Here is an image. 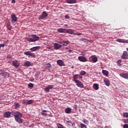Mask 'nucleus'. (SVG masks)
<instances>
[{"label":"nucleus","mask_w":128,"mask_h":128,"mask_svg":"<svg viewBox=\"0 0 128 128\" xmlns=\"http://www.w3.org/2000/svg\"><path fill=\"white\" fill-rule=\"evenodd\" d=\"M74 35H78V36H80L81 35H82V34L80 32H76L74 33Z\"/></svg>","instance_id":"obj_41"},{"label":"nucleus","mask_w":128,"mask_h":128,"mask_svg":"<svg viewBox=\"0 0 128 128\" xmlns=\"http://www.w3.org/2000/svg\"><path fill=\"white\" fill-rule=\"evenodd\" d=\"M68 51H69V52H72V50H68Z\"/></svg>","instance_id":"obj_52"},{"label":"nucleus","mask_w":128,"mask_h":128,"mask_svg":"<svg viewBox=\"0 0 128 128\" xmlns=\"http://www.w3.org/2000/svg\"><path fill=\"white\" fill-rule=\"evenodd\" d=\"M28 87L32 88V87H34V84H32V83H30V84H28Z\"/></svg>","instance_id":"obj_43"},{"label":"nucleus","mask_w":128,"mask_h":128,"mask_svg":"<svg viewBox=\"0 0 128 128\" xmlns=\"http://www.w3.org/2000/svg\"><path fill=\"white\" fill-rule=\"evenodd\" d=\"M117 64H118V65H119V66H122V60H118V61H117Z\"/></svg>","instance_id":"obj_34"},{"label":"nucleus","mask_w":128,"mask_h":128,"mask_svg":"<svg viewBox=\"0 0 128 128\" xmlns=\"http://www.w3.org/2000/svg\"><path fill=\"white\" fill-rule=\"evenodd\" d=\"M102 73L106 76H108L109 74L107 70H102Z\"/></svg>","instance_id":"obj_28"},{"label":"nucleus","mask_w":128,"mask_h":128,"mask_svg":"<svg viewBox=\"0 0 128 128\" xmlns=\"http://www.w3.org/2000/svg\"><path fill=\"white\" fill-rule=\"evenodd\" d=\"M23 102L24 104H32L34 100H24Z\"/></svg>","instance_id":"obj_8"},{"label":"nucleus","mask_w":128,"mask_h":128,"mask_svg":"<svg viewBox=\"0 0 128 128\" xmlns=\"http://www.w3.org/2000/svg\"><path fill=\"white\" fill-rule=\"evenodd\" d=\"M7 58H8V60H10V58H12L11 55H10V54L7 55Z\"/></svg>","instance_id":"obj_42"},{"label":"nucleus","mask_w":128,"mask_h":128,"mask_svg":"<svg viewBox=\"0 0 128 128\" xmlns=\"http://www.w3.org/2000/svg\"><path fill=\"white\" fill-rule=\"evenodd\" d=\"M12 116H14V119L16 120V122L19 123L20 124H22L23 123V120L22 119V114L20 112H17L16 110H12L11 112Z\"/></svg>","instance_id":"obj_1"},{"label":"nucleus","mask_w":128,"mask_h":128,"mask_svg":"<svg viewBox=\"0 0 128 128\" xmlns=\"http://www.w3.org/2000/svg\"><path fill=\"white\" fill-rule=\"evenodd\" d=\"M72 109L70 108V107H68L65 110L66 113H67L68 114H70L72 111Z\"/></svg>","instance_id":"obj_24"},{"label":"nucleus","mask_w":128,"mask_h":128,"mask_svg":"<svg viewBox=\"0 0 128 128\" xmlns=\"http://www.w3.org/2000/svg\"><path fill=\"white\" fill-rule=\"evenodd\" d=\"M86 72L85 71H82L81 72H80V76H85V74H86Z\"/></svg>","instance_id":"obj_37"},{"label":"nucleus","mask_w":128,"mask_h":128,"mask_svg":"<svg viewBox=\"0 0 128 128\" xmlns=\"http://www.w3.org/2000/svg\"><path fill=\"white\" fill-rule=\"evenodd\" d=\"M12 3H15V2H16V0H12Z\"/></svg>","instance_id":"obj_51"},{"label":"nucleus","mask_w":128,"mask_h":128,"mask_svg":"<svg viewBox=\"0 0 128 128\" xmlns=\"http://www.w3.org/2000/svg\"><path fill=\"white\" fill-rule=\"evenodd\" d=\"M122 120L124 123H128V119H123Z\"/></svg>","instance_id":"obj_45"},{"label":"nucleus","mask_w":128,"mask_h":128,"mask_svg":"<svg viewBox=\"0 0 128 128\" xmlns=\"http://www.w3.org/2000/svg\"><path fill=\"white\" fill-rule=\"evenodd\" d=\"M48 14L46 12H42L40 16H39L38 18V20H42V19H44V18H46L48 16Z\"/></svg>","instance_id":"obj_3"},{"label":"nucleus","mask_w":128,"mask_h":128,"mask_svg":"<svg viewBox=\"0 0 128 128\" xmlns=\"http://www.w3.org/2000/svg\"><path fill=\"white\" fill-rule=\"evenodd\" d=\"M116 42H122L128 44V40L124 38H118L116 40Z\"/></svg>","instance_id":"obj_4"},{"label":"nucleus","mask_w":128,"mask_h":128,"mask_svg":"<svg viewBox=\"0 0 128 128\" xmlns=\"http://www.w3.org/2000/svg\"><path fill=\"white\" fill-rule=\"evenodd\" d=\"M83 122L85 123V124H88V120H87L86 119L83 120Z\"/></svg>","instance_id":"obj_40"},{"label":"nucleus","mask_w":128,"mask_h":128,"mask_svg":"<svg viewBox=\"0 0 128 128\" xmlns=\"http://www.w3.org/2000/svg\"><path fill=\"white\" fill-rule=\"evenodd\" d=\"M57 64H58L60 65V66H63L64 65V62L62 60H60V59L57 60Z\"/></svg>","instance_id":"obj_25"},{"label":"nucleus","mask_w":128,"mask_h":128,"mask_svg":"<svg viewBox=\"0 0 128 128\" xmlns=\"http://www.w3.org/2000/svg\"><path fill=\"white\" fill-rule=\"evenodd\" d=\"M82 41L86 42L89 41L88 40V39H86V38H82Z\"/></svg>","instance_id":"obj_44"},{"label":"nucleus","mask_w":128,"mask_h":128,"mask_svg":"<svg viewBox=\"0 0 128 128\" xmlns=\"http://www.w3.org/2000/svg\"><path fill=\"white\" fill-rule=\"evenodd\" d=\"M54 88V85H48L46 87V88H44V92H50V90Z\"/></svg>","instance_id":"obj_12"},{"label":"nucleus","mask_w":128,"mask_h":128,"mask_svg":"<svg viewBox=\"0 0 128 128\" xmlns=\"http://www.w3.org/2000/svg\"><path fill=\"white\" fill-rule=\"evenodd\" d=\"M126 50H127V51H128V48H127Z\"/></svg>","instance_id":"obj_53"},{"label":"nucleus","mask_w":128,"mask_h":128,"mask_svg":"<svg viewBox=\"0 0 128 128\" xmlns=\"http://www.w3.org/2000/svg\"><path fill=\"white\" fill-rule=\"evenodd\" d=\"M1 76H7V72L6 71H2L1 72Z\"/></svg>","instance_id":"obj_30"},{"label":"nucleus","mask_w":128,"mask_h":128,"mask_svg":"<svg viewBox=\"0 0 128 128\" xmlns=\"http://www.w3.org/2000/svg\"><path fill=\"white\" fill-rule=\"evenodd\" d=\"M14 106L15 107V109H18V108L20 107V104H19V103H18L17 102H14Z\"/></svg>","instance_id":"obj_23"},{"label":"nucleus","mask_w":128,"mask_h":128,"mask_svg":"<svg viewBox=\"0 0 128 128\" xmlns=\"http://www.w3.org/2000/svg\"><path fill=\"white\" fill-rule=\"evenodd\" d=\"M4 46V44H0V50L1 48Z\"/></svg>","instance_id":"obj_48"},{"label":"nucleus","mask_w":128,"mask_h":128,"mask_svg":"<svg viewBox=\"0 0 128 128\" xmlns=\"http://www.w3.org/2000/svg\"><path fill=\"white\" fill-rule=\"evenodd\" d=\"M104 82L105 83L106 86H110V80L108 79L104 80Z\"/></svg>","instance_id":"obj_26"},{"label":"nucleus","mask_w":128,"mask_h":128,"mask_svg":"<svg viewBox=\"0 0 128 128\" xmlns=\"http://www.w3.org/2000/svg\"><path fill=\"white\" fill-rule=\"evenodd\" d=\"M57 126H58V128H64L63 125L60 124V123H58Z\"/></svg>","instance_id":"obj_36"},{"label":"nucleus","mask_w":128,"mask_h":128,"mask_svg":"<svg viewBox=\"0 0 128 128\" xmlns=\"http://www.w3.org/2000/svg\"><path fill=\"white\" fill-rule=\"evenodd\" d=\"M93 88L95 90H98L99 88V85L98 84H93Z\"/></svg>","instance_id":"obj_22"},{"label":"nucleus","mask_w":128,"mask_h":128,"mask_svg":"<svg viewBox=\"0 0 128 128\" xmlns=\"http://www.w3.org/2000/svg\"><path fill=\"white\" fill-rule=\"evenodd\" d=\"M72 126H76L74 122H73V123L72 122Z\"/></svg>","instance_id":"obj_50"},{"label":"nucleus","mask_w":128,"mask_h":128,"mask_svg":"<svg viewBox=\"0 0 128 128\" xmlns=\"http://www.w3.org/2000/svg\"><path fill=\"white\" fill-rule=\"evenodd\" d=\"M12 64L15 68H18L20 66V63L18 62V60H14L12 62Z\"/></svg>","instance_id":"obj_10"},{"label":"nucleus","mask_w":128,"mask_h":128,"mask_svg":"<svg viewBox=\"0 0 128 128\" xmlns=\"http://www.w3.org/2000/svg\"><path fill=\"white\" fill-rule=\"evenodd\" d=\"M123 116H124V118H128V112H124L123 113Z\"/></svg>","instance_id":"obj_33"},{"label":"nucleus","mask_w":128,"mask_h":128,"mask_svg":"<svg viewBox=\"0 0 128 128\" xmlns=\"http://www.w3.org/2000/svg\"><path fill=\"white\" fill-rule=\"evenodd\" d=\"M66 2L69 4H74V3H76L77 2L76 0H66Z\"/></svg>","instance_id":"obj_21"},{"label":"nucleus","mask_w":128,"mask_h":128,"mask_svg":"<svg viewBox=\"0 0 128 128\" xmlns=\"http://www.w3.org/2000/svg\"><path fill=\"white\" fill-rule=\"evenodd\" d=\"M66 32L68 34H73L74 35V30H72V29H68L66 30Z\"/></svg>","instance_id":"obj_27"},{"label":"nucleus","mask_w":128,"mask_h":128,"mask_svg":"<svg viewBox=\"0 0 128 128\" xmlns=\"http://www.w3.org/2000/svg\"><path fill=\"white\" fill-rule=\"evenodd\" d=\"M30 38H26V40L27 41L30 42H36L40 40V37L35 34H31L29 36Z\"/></svg>","instance_id":"obj_2"},{"label":"nucleus","mask_w":128,"mask_h":128,"mask_svg":"<svg viewBox=\"0 0 128 128\" xmlns=\"http://www.w3.org/2000/svg\"><path fill=\"white\" fill-rule=\"evenodd\" d=\"M30 56L31 58H34L36 55L34 53H32L30 51Z\"/></svg>","instance_id":"obj_35"},{"label":"nucleus","mask_w":128,"mask_h":128,"mask_svg":"<svg viewBox=\"0 0 128 128\" xmlns=\"http://www.w3.org/2000/svg\"><path fill=\"white\" fill-rule=\"evenodd\" d=\"M30 51L24 52V54L28 55V58H30Z\"/></svg>","instance_id":"obj_29"},{"label":"nucleus","mask_w":128,"mask_h":128,"mask_svg":"<svg viewBox=\"0 0 128 128\" xmlns=\"http://www.w3.org/2000/svg\"><path fill=\"white\" fill-rule=\"evenodd\" d=\"M50 67H52V64H48L47 66H46V70H48Z\"/></svg>","instance_id":"obj_38"},{"label":"nucleus","mask_w":128,"mask_h":128,"mask_svg":"<svg viewBox=\"0 0 128 128\" xmlns=\"http://www.w3.org/2000/svg\"><path fill=\"white\" fill-rule=\"evenodd\" d=\"M62 44H58L56 42H55V44H54V48L56 50H59V48H62Z\"/></svg>","instance_id":"obj_13"},{"label":"nucleus","mask_w":128,"mask_h":128,"mask_svg":"<svg viewBox=\"0 0 128 128\" xmlns=\"http://www.w3.org/2000/svg\"><path fill=\"white\" fill-rule=\"evenodd\" d=\"M90 59L93 62H96L98 61V58L96 57V56H91Z\"/></svg>","instance_id":"obj_20"},{"label":"nucleus","mask_w":128,"mask_h":128,"mask_svg":"<svg viewBox=\"0 0 128 128\" xmlns=\"http://www.w3.org/2000/svg\"><path fill=\"white\" fill-rule=\"evenodd\" d=\"M0 128H1V126H0Z\"/></svg>","instance_id":"obj_54"},{"label":"nucleus","mask_w":128,"mask_h":128,"mask_svg":"<svg viewBox=\"0 0 128 128\" xmlns=\"http://www.w3.org/2000/svg\"><path fill=\"white\" fill-rule=\"evenodd\" d=\"M80 126L81 128H87L86 124H84L83 123L80 124Z\"/></svg>","instance_id":"obj_32"},{"label":"nucleus","mask_w":128,"mask_h":128,"mask_svg":"<svg viewBox=\"0 0 128 128\" xmlns=\"http://www.w3.org/2000/svg\"><path fill=\"white\" fill-rule=\"evenodd\" d=\"M65 18L66 19H68L70 18V16L69 15H66L65 16Z\"/></svg>","instance_id":"obj_47"},{"label":"nucleus","mask_w":128,"mask_h":128,"mask_svg":"<svg viewBox=\"0 0 128 128\" xmlns=\"http://www.w3.org/2000/svg\"><path fill=\"white\" fill-rule=\"evenodd\" d=\"M76 86H77L78 87H80V88H84V84L82 83V82H80V81L79 80H78V82Z\"/></svg>","instance_id":"obj_14"},{"label":"nucleus","mask_w":128,"mask_h":128,"mask_svg":"<svg viewBox=\"0 0 128 128\" xmlns=\"http://www.w3.org/2000/svg\"><path fill=\"white\" fill-rule=\"evenodd\" d=\"M80 76V74H74L73 76V81H74V82H75V83H76V84L78 82V78H79Z\"/></svg>","instance_id":"obj_7"},{"label":"nucleus","mask_w":128,"mask_h":128,"mask_svg":"<svg viewBox=\"0 0 128 128\" xmlns=\"http://www.w3.org/2000/svg\"><path fill=\"white\" fill-rule=\"evenodd\" d=\"M122 60H127L128 58V52L124 51L123 52L122 55Z\"/></svg>","instance_id":"obj_5"},{"label":"nucleus","mask_w":128,"mask_h":128,"mask_svg":"<svg viewBox=\"0 0 128 128\" xmlns=\"http://www.w3.org/2000/svg\"><path fill=\"white\" fill-rule=\"evenodd\" d=\"M40 46H34L33 48H31L30 49L32 52H35L36 51V50H40Z\"/></svg>","instance_id":"obj_11"},{"label":"nucleus","mask_w":128,"mask_h":128,"mask_svg":"<svg viewBox=\"0 0 128 128\" xmlns=\"http://www.w3.org/2000/svg\"><path fill=\"white\" fill-rule=\"evenodd\" d=\"M120 76L122 78H124L126 80L128 79V73L126 74L125 72H122V74H120Z\"/></svg>","instance_id":"obj_16"},{"label":"nucleus","mask_w":128,"mask_h":128,"mask_svg":"<svg viewBox=\"0 0 128 128\" xmlns=\"http://www.w3.org/2000/svg\"><path fill=\"white\" fill-rule=\"evenodd\" d=\"M78 58L80 61V62H86V61H88V60L86 58L82 57V56H80Z\"/></svg>","instance_id":"obj_15"},{"label":"nucleus","mask_w":128,"mask_h":128,"mask_svg":"<svg viewBox=\"0 0 128 128\" xmlns=\"http://www.w3.org/2000/svg\"><path fill=\"white\" fill-rule=\"evenodd\" d=\"M48 110H42V112H41V114L42 115H46V113H45V112H47Z\"/></svg>","instance_id":"obj_39"},{"label":"nucleus","mask_w":128,"mask_h":128,"mask_svg":"<svg viewBox=\"0 0 128 128\" xmlns=\"http://www.w3.org/2000/svg\"><path fill=\"white\" fill-rule=\"evenodd\" d=\"M67 122L69 123L70 124H72V122H71V120H68Z\"/></svg>","instance_id":"obj_49"},{"label":"nucleus","mask_w":128,"mask_h":128,"mask_svg":"<svg viewBox=\"0 0 128 128\" xmlns=\"http://www.w3.org/2000/svg\"><path fill=\"white\" fill-rule=\"evenodd\" d=\"M60 44H63V46H68L70 44V41H62Z\"/></svg>","instance_id":"obj_19"},{"label":"nucleus","mask_w":128,"mask_h":128,"mask_svg":"<svg viewBox=\"0 0 128 128\" xmlns=\"http://www.w3.org/2000/svg\"><path fill=\"white\" fill-rule=\"evenodd\" d=\"M66 29H65L64 28H58V32L63 33V32H66Z\"/></svg>","instance_id":"obj_18"},{"label":"nucleus","mask_w":128,"mask_h":128,"mask_svg":"<svg viewBox=\"0 0 128 128\" xmlns=\"http://www.w3.org/2000/svg\"><path fill=\"white\" fill-rule=\"evenodd\" d=\"M124 128H128V124H124L123 126Z\"/></svg>","instance_id":"obj_46"},{"label":"nucleus","mask_w":128,"mask_h":128,"mask_svg":"<svg viewBox=\"0 0 128 128\" xmlns=\"http://www.w3.org/2000/svg\"><path fill=\"white\" fill-rule=\"evenodd\" d=\"M11 18L12 19V22L13 24H14V22H16L18 20V18H16V15H11Z\"/></svg>","instance_id":"obj_9"},{"label":"nucleus","mask_w":128,"mask_h":128,"mask_svg":"<svg viewBox=\"0 0 128 128\" xmlns=\"http://www.w3.org/2000/svg\"><path fill=\"white\" fill-rule=\"evenodd\" d=\"M6 28H7L9 30H11L12 26H10V23H8V24H7Z\"/></svg>","instance_id":"obj_31"},{"label":"nucleus","mask_w":128,"mask_h":128,"mask_svg":"<svg viewBox=\"0 0 128 128\" xmlns=\"http://www.w3.org/2000/svg\"><path fill=\"white\" fill-rule=\"evenodd\" d=\"M32 62H30L29 61H26L24 64L25 67H30V66H32Z\"/></svg>","instance_id":"obj_17"},{"label":"nucleus","mask_w":128,"mask_h":128,"mask_svg":"<svg viewBox=\"0 0 128 128\" xmlns=\"http://www.w3.org/2000/svg\"><path fill=\"white\" fill-rule=\"evenodd\" d=\"M12 114V112H4V116L5 118H10Z\"/></svg>","instance_id":"obj_6"}]
</instances>
